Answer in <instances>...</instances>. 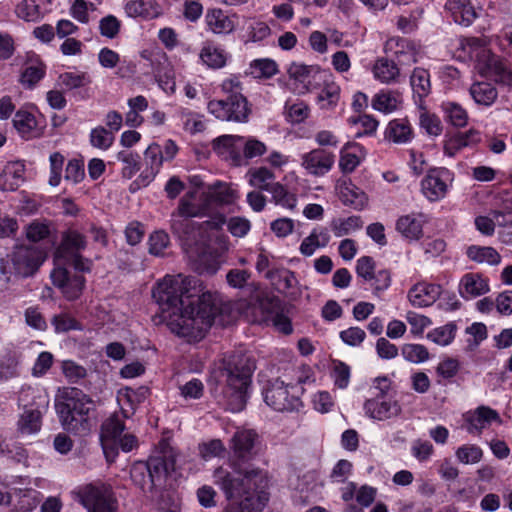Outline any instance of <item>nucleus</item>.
<instances>
[{
    "mask_svg": "<svg viewBox=\"0 0 512 512\" xmlns=\"http://www.w3.org/2000/svg\"><path fill=\"white\" fill-rule=\"evenodd\" d=\"M303 388L297 384L285 383L280 378L266 381L262 388L265 403L278 412L297 411L302 406L300 394Z\"/></svg>",
    "mask_w": 512,
    "mask_h": 512,
    "instance_id": "nucleus-7",
    "label": "nucleus"
},
{
    "mask_svg": "<svg viewBox=\"0 0 512 512\" xmlns=\"http://www.w3.org/2000/svg\"><path fill=\"white\" fill-rule=\"evenodd\" d=\"M205 21L208 28L216 34H227L234 30L233 21L221 9H208Z\"/></svg>",
    "mask_w": 512,
    "mask_h": 512,
    "instance_id": "nucleus-27",
    "label": "nucleus"
},
{
    "mask_svg": "<svg viewBox=\"0 0 512 512\" xmlns=\"http://www.w3.org/2000/svg\"><path fill=\"white\" fill-rule=\"evenodd\" d=\"M92 78L87 72H63L59 74L56 85L65 92H72L79 100L90 98Z\"/></svg>",
    "mask_w": 512,
    "mask_h": 512,
    "instance_id": "nucleus-14",
    "label": "nucleus"
},
{
    "mask_svg": "<svg viewBox=\"0 0 512 512\" xmlns=\"http://www.w3.org/2000/svg\"><path fill=\"white\" fill-rule=\"evenodd\" d=\"M277 73V65L270 59H257L250 64V74L255 78H270Z\"/></svg>",
    "mask_w": 512,
    "mask_h": 512,
    "instance_id": "nucleus-54",
    "label": "nucleus"
},
{
    "mask_svg": "<svg viewBox=\"0 0 512 512\" xmlns=\"http://www.w3.org/2000/svg\"><path fill=\"white\" fill-rule=\"evenodd\" d=\"M41 426V413L38 410H25L18 421V428L24 434L37 432Z\"/></svg>",
    "mask_w": 512,
    "mask_h": 512,
    "instance_id": "nucleus-48",
    "label": "nucleus"
},
{
    "mask_svg": "<svg viewBox=\"0 0 512 512\" xmlns=\"http://www.w3.org/2000/svg\"><path fill=\"white\" fill-rule=\"evenodd\" d=\"M61 398L55 408L64 429L87 434L91 427L89 413L94 407L93 401L78 388H66Z\"/></svg>",
    "mask_w": 512,
    "mask_h": 512,
    "instance_id": "nucleus-5",
    "label": "nucleus"
},
{
    "mask_svg": "<svg viewBox=\"0 0 512 512\" xmlns=\"http://www.w3.org/2000/svg\"><path fill=\"white\" fill-rule=\"evenodd\" d=\"M253 491L243 494L240 501H232L226 505L222 512H260L262 507L260 505L259 497L255 496Z\"/></svg>",
    "mask_w": 512,
    "mask_h": 512,
    "instance_id": "nucleus-40",
    "label": "nucleus"
},
{
    "mask_svg": "<svg viewBox=\"0 0 512 512\" xmlns=\"http://www.w3.org/2000/svg\"><path fill=\"white\" fill-rule=\"evenodd\" d=\"M467 257L476 263L498 265L501 262V255L491 246L471 245L466 250Z\"/></svg>",
    "mask_w": 512,
    "mask_h": 512,
    "instance_id": "nucleus-32",
    "label": "nucleus"
},
{
    "mask_svg": "<svg viewBox=\"0 0 512 512\" xmlns=\"http://www.w3.org/2000/svg\"><path fill=\"white\" fill-rule=\"evenodd\" d=\"M455 454L458 461L463 464L478 463L483 456L481 448L473 444L460 446Z\"/></svg>",
    "mask_w": 512,
    "mask_h": 512,
    "instance_id": "nucleus-59",
    "label": "nucleus"
},
{
    "mask_svg": "<svg viewBox=\"0 0 512 512\" xmlns=\"http://www.w3.org/2000/svg\"><path fill=\"white\" fill-rule=\"evenodd\" d=\"M236 99H219L208 102V111L217 119L231 122H246L250 114L248 101L245 96H235Z\"/></svg>",
    "mask_w": 512,
    "mask_h": 512,
    "instance_id": "nucleus-9",
    "label": "nucleus"
},
{
    "mask_svg": "<svg viewBox=\"0 0 512 512\" xmlns=\"http://www.w3.org/2000/svg\"><path fill=\"white\" fill-rule=\"evenodd\" d=\"M442 110L445 118L455 127H464L468 121V114L466 110L456 102L442 103Z\"/></svg>",
    "mask_w": 512,
    "mask_h": 512,
    "instance_id": "nucleus-43",
    "label": "nucleus"
},
{
    "mask_svg": "<svg viewBox=\"0 0 512 512\" xmlns=\"http://www.w3.org/2000/svg\"><path fill=\"white\" fill-rule=\"evenodd\" d=\"M117 159L124 164L122 168V176L124 178H132L140 169V157L136 153H132L129 151H120L117 154Z\"/></svg>",
    "mask_w": 512,
    "mask_h": 512,
    "instance_id": "nucleus-50",
    "label": "nucleus"
},
{
    "mask_svg": "<svg viewBox=\"0 0 512 512\" xmlns=\"http://www.w3.org/2000/svg\"><path fill=\"white\" fill-rule=\"evenodd\" d=\"M51 324L54 326L55 332L57 333H66L71 330L82 329L81 323L67 313L54 315L51 319Z\"/></svg>",
    "mask_w": 512,
    "mask_h": 512,
    "instance_id": "nucleus-55",
    "label": "nucleus"
},
{
    "mask_svg": "<svg viewBox=\"0 0 512 512\" xmlns=\"http://www.w3.org/2000/svg\"><path fill=\"white\" fill-rule=\"evenodd\" d=\"M200 58L208 67L219 69L225 66L227 55L219 47L208 44L202 48Z\"/></svg>",
    "mask_w": 512,
    "mask_h": 512,
    "instance_id": "nucleus-42",
    "label": "nucleus"
},
{
    "mask_svg": "<svg viewBox=\"0 0 512 512\" xmlns=\"http://www.w3.org/2000/svg\"><path fill=\"white\" fill-rule=\"evenodd\" d=\"M357 144L347 143L340 152L339 166L343 173H351L360 164V158L356 152L351 149H357Z\"/></svg>",
    "mask_w": 512,
    "mask_h": 512,
    "instance_id": "nucleus-47",
    "label": "nucleus"
},
{
    "mask_svg": "<svg viewBox=\"0 0 512 512\" xmlns=\"http://www.w3.org/2000/svg\"><path fill=\"white\" fill-rule=\"evenodd\" d=\"M410 83L414 97L418 98L416 103H418L419 107H422L424 104L423 99L428 96L431 91L429 72L423 68H415L410 77Z\"/></svg>",
    "mask_w": 512,
    "mask_h": 512,
    "instance_id": "nucleus-28",
    "label": "nucleus"
},
{
    "mask_svg": "<svg viewBox=\"0 0 512 512\" xmlns=\"http://www.w3.org/2000/svg\"><path fill=\"white\" fill-rule=\"evenodd\" d=\"M469 91L474 101L483 106H491L498 97L497 89L488 82H475Z\"/></svg>",
    "mask_w": 512,
    "mask_h": 512,
    "instance_id": "nucleus-33",
    "label": "nucleus"
},
{
    "mask_svg": "<svg viewBox=\"0 0 512 512\" xmlns=\"http://www.w3.org/2000/svg\"><path fill=\"white\" fill-rule=\"evenodd\" d=\"M76 495L87 512H119V501L109 483L94 481L79 487Z\"/></svg>",
    "mask_w": 512,
    "mask_h": 512,
    "instance_id": "nucleus-8",
    "label": "nucleus"
},
{
    "mask_svg": "<svg viewBox=\"0 0 512 512\" xmlns=\"http://www.w3.org/2000/svg\"><path fill=\"white\" fill-rule=\"evenodd\" d=\"M335 163V155L323 148H315L301 156V165L308 174L323 176L327 174Z\"/></svg>",
    "mask_w": 512,
    "mask_h": 512,
    "instance_id": "nucleus-16",
    "label": "nucleus"
},
{
    "mask_svg": "<svg viewBox=\"0 0 512 512\" xmlns=\"http://www.w3.org/2000/svg\"><path fill=\"white\" fill-rule=\"evenodd\" d=\"M332 377L335 386L340 389L347 388L350 382V367L342 361H333Z\"/></svg>",
    "mask_w": 512,
    "mask_h": 512,
    "instance_id": "nucleus-62",
    "label": "nucleus"
},
{
    "mask_svg": "<svg viewBox=\"0 0 512 512\" xmlns=\"http://www.w3.org/2000/svg\"><path fill=\"white\" fill-rule=\"evenodd\" d=\"M340 97V87L334 82L325 83L317 95V102L322 109H330L337 105Z\"/></svg>",
    "mask_w": 512,
    "mask_h": 512,
    "instance_id": "nucleus-44",
    "label": "nucleus"
},
{
    "mask_svg": "<svg viewBox=\"0 0 512 512\" xmlns=\"http://www.w3.org/2000/svg\"><path fill=\"white\" fill-rule=\"evenodd\" d=\"M285 109L287 120L293 124L302 123L310 112L308 105L302 101L297 103L286 102Z\"/></svg>",
    "mask_w": 512,
    "mask_h": 512,
    "instance_id": "nucleus-58",
    "label": "nucleus"
},
{
    "mask_svg": "<svg viewBox=\"0 0 512 512\" xmlns=\"http://www.w3.org/2000/svg\"><path fill=\"white\" fill-rule=\"evenodd\" d=\"M254 370L255 362L246 353L234 352L224 360L223 375L226 377V384L220 402L226 410L240 412L245 408Z\"/></svg>",
    "mask_w": 512,
    "mask_h": 512,
    "instance_id": "nucleus-4",
    "label": "nucleus"
},
{
    "mask_svg": "<svg viewBox=\"0 0 512 512\" xmlns=\"http://www.w3.org/2000/svg\"><path fill=\"white\" fill-rule=\"evenodd\" d=\"M249 184L259 190L270 191L273 187L275 175L266 167L249 170Z\"/></svg>",
    "mask_w": 512,
    "mask_h": 512,
    "instance_id": "nucleus-39",
    "label": "nucleus"
},
{
    "mask_svg": "<svg viewBox=\"0 0 512 512\" xmlns=\"http://www.w3.org/2000/svg\"><path fill=\"white\" fill-rule=\"evenodd\" d=\"M44 4V0H23L16 6L15 13L27 22H36L45 14Z\"/></svg>",
    "mask_w": 512,
    "mask_h": 512,
    "instance_id": "nucleus-31",
    "label": "nucleus"
},
{
    "mask_svg": "<svg viewBox=\"0 0 512 512\" xmlns=\"http://www.w3.org/2000/svg\"><path fill=\"white\" fill-rule=\"evenodd\" d=\"M176 457L174 448L161 441L147 461H137L131 466L130 477L133 484L149 501L159 507H163V491L168 476L175 470Z\"/></svg>",
    "mask_w": 512,
    "mask_h": 512,
    "instance_id": "nucleus-3",
    "label": "nucleus"
},
{
    "mask_svg": "<svg viewBox=\"0 0 512 512\" xmlns=\"http://www.w3.org/2000/svg\"><path fill=\"white\" fill-rule=\"evenodd\" d=\"M241 147H243V153H241L242 160L261 156L267 150L265 144L255 138L244 139L241 143Z\"/></svg>",
    "mask_w": 512,
    "mask_h": 512,
    "instance_id": "nucleus-64",
    "label": "nucleus"
},
{
    "mask_svg": "<svg viewBox=\"0 0 512 512\" xmlns=\"http://www.w3.org/2000/svg\"><path fill=\"white\" fill-rule=\"evenodd\" d=\"M244 137L236 135H222L212 142L213 150L220 156L231 159L234 165H241V143Z\"/></svg>",
    "mask_w": 512,
    "mask_h": 512,
    "instance_id": "nucleus-19",
    "label": "nucleus"
},
{
    "mask_svg": "<svg viewBox=\"0 0 512 512\" xmlns=\"http://www.w3.org/2000/svg\"><path fill=\"white\" fill-rule=\"evenodd\" d=\"M340 199L344 205L361 210L367 203L366 194L352 183L344 184L340 189Z\"/></svg>",
    "mask_w": 512,
    "mask_h": 512,
    "instance_id": "nucleus-36",
    "label": "nucleus"
},
{
    "mask_svg": "<svg viewBox=\"0 0 512 512\" xmlns=\"http://www.w3.org/2000/svg\"><path fill=\"white\" fill-rule=\"evenodd\" d=\"M90 142L93 147L106 150L113 144L114 135L104 127L99 126L92 129L90 133Z\"/></svg>",
    "mask_w": 512,
    "mask_h": 512,
    "instance_id": "nucleus-60",
    "label": "nucleus"
},
{
    "mask_svg": "<svg viewBox=\"0 0 512 512\" xmlns=\"http://www.w3.org/2000/svg\"><path fill=\"white\" fill-rule=\"evenodd\" d=\"M456 325L448 323L442 327L436 328L427 334L428 339L439 345H448L455 337Z\"/></svg>",
    "mask_w": 512,
    "mask_h": 512,
    "instance_id": "nucleus-56",
    "label": "nucleus"
},
{
    "mask_svg": "<svg viewBox=\"0 0 512 512\" xmlns=\"http://www.w3.org/2000/svg\"><path fill=\"white\" fill-rule=\"evenodd\" d=\"M125 11L129 17L153 19L159 16L160 7L155 0H135L126 4Z\"/></svg>",
    "mask_w": 512,
    "mask_h": 512,
    "instance_id": "nucleus-26",
    "label": "nucleus"
},
{
    "mask_svg": "<svg viewBox=\"0 0 512 512\" xmlns=\"http://www.w3.org/2000/svg\"><path fill=\"white\" fill-rule=\"evenodd\" d=\"M401 353L405 360L416 364L429 359L428 349L421 344H404Z\"/></svg>",
    "mask_w": 512,
    "mask_h": 512,
    "instance_id": "nucleus-53",
    "label": "nucleus"
},
{
    "mask_svg": "<svg viewBox=\"0 0 512 512\" xmlns=\"http://www.w3.org/2000/svg\"><path fill=\"white\" fill-rule=\"evenodd\" d=\"M144 157L146 164L150 167L151 175L154 177L165 160L162 147L157 143L150 144L144 153Z\"/></svg>",
    "mask_w": 512,
    "mask_h": 512,
    "instance_id": "nucleus-52",
    "label": "nucleus"
},
{
    "mask_svg": "<svg viewBox=\"0 0 512 512\" xmlns=\"http://www.w3.org/2000/svg\"><path fill=\"white\" fill-rule=\"evenodd\" d=\"M461 46L470 58L476 59L479 63L484 62L492 53L486 48V41L482 38L469 37L461 41Z\"/></svg>",
    "mask_w": 512,
    "mask_h": 512,
    "instance_id": "nucleus-41",
    "label": "nucleus"
},
{
    "mask_svg": "<svg viewBox=\"0 0 512 512\" xmlns=\"http://www.w3.org/2000/svg\"><path fill=\"white\" fill-rule=\"evenodd\" d=\"M265 278L281 293H286L297 284L295 273L286 268L267 270Z\"/></svg>",
    "mask_w": 512,
    "mask_h": 512,
    "instance_id": "nucleus-25",
    "label": "nucleus"
},
{
    "mask_svg": "<svg viewBox=\"0 0 512 512\" xmlns=\"http://www.w3.org/2000/svg\"><path fill=\"white\" fill-rule=\"evenodd\" d=\"M211 207V196L198 190L188 191L179 201L176 211L178 216L185 218L201 217L206 215Z\"/></svg>",
    "mask_w": 512,
    "mask_h": 512,
    "instance_id": "nucleus-13",
    "label": "nucleus"
},
{
    "mask_svg": "<svg viewBox=\"0 0 512 512\" xmlns=\"http://www.w3.org/2000/svg\"><path fill=\"white\" fill-rule=\"evenodd\" d=\"M23 172V167L18 164L6 166L0 173V190L15 191L23 180Z\"/></svg>",
    "mask_w": 512,
    "mask_h": 512,
    "instance_id": "nucleus-37",
    "label": "nucleus"
},
{
    "mask_svg": "<svg viewBox=\"0 0 512 512\" xmlns=\"http://www.w3.org/2000/svg\"><path fill=\"white\" fill-rule=\"evenodd\" d=\"M87 246L85 235L74 229H68L62 235L61 242L55 251V258L65 260L75 257Z\"/></svg>",
    "mask_w": 512,
    "mask_h": 512,
    "instance_id": "nucleus-17",
    "label": "nucleus"
},
{
    "mask_svg": "<svg viewBox=\"0 0 512 512\" xmlns=\"http://www.w3.org/2000/svg\"><path fill=\"white\" fill-rule=\"evenodd\" d=\"M388 49L393 50L400 66H411L418 61L419 47L407 38H391L387 41Z\"/></svg>",
    "mask_w": 512,
    "mask_h": 512,
    "instance_id": "nucleus-18",
    "label": "nucleus"
},
{
    "mask_svg": "<svg viewBox=\"0 0 512 512\" xmlns=\"http://www.w3.org/2000/svg\"><path fill=\"white\" fill-rule=\"evenodd\" d=\"M363 410L367 417L377 421H387L401 415L402 407L395 398L389 378L383 376L373 380Z\"/></svg>",
    "mask_w": 512,
    "mask_h": 512,
    "instance_id": "nucleus-6",
    "label": "nucleus"
},
{
    "mask_svg": "<svg viewBox=\"0 0 512 512\" xmlns=\"http://www.w3.org/2000/svg\"><path fill=\"white\" fill-rule=\"evenodd\" d=\"M396 230L409 240H417L423 234L422 223L414 215L401 216L396 222Z\"/></svg>",
    "mask_w": 512,
    "mask_h": 512,
    "instance_id": "nucleus-34",
    "label": "nucleus"
},
{
    "mask_svg": "<svg viewBox=\"0 0 512 512\" xmlns=\"http://www.w3.org/2000/svg\"><path fill=\"white\" fill-rule=\"evenodd\" d=\"M385 137L394 143H407L413 137V131L407 119H394L389 122Z\"/></svg>",
    "mask_w": 512,
    "mask_h": 512,
    "instance_id": "nucleus-30",
    "label": "nucleus"
},
{
    "mask_svg": "<svg viewBox=\"0 0 512 512\" xmlns=\"http://www.w3.org/2000/svg\"><path fill=\"white\" fill-rule=\"evenodd\" d=\"M374 77L382 83L396 81L400 74L398 64L387 58H379L373 66Z\"/></svg>",
    "mask_w": 512,
    "mask_h": 512,
    "instance_id": "nucleus-35",
    "label": "nucleus"
},
{
    "mask_svg": "<svg viewBox=\"0 0 512 512\" xmlns=\"http://www.w3.org/2000/svg\"><path fill=\"white\" fill-rule=\"evenodd\" d=\"M269 192L272 194L276 204L289 209H293L296 206L295 196L289 193L280 183H274L272 189Z\"/></svg>",
    "mask_w": 512,
    "mask_h": 512,
    "instance_id": "nucleus-61",
    "label": "nucleus"
},
{
    "mask_svg": "<svg viewBox=\"0 0 512 512\" xmlns=\"http://www.w3.org/2000/svg\"><path fill=\"white\" fill-rule=\"evenodd\" d=\"M481 72L494 79L495 82L512 87V72L497 58L491 54L485 61Z\"/></svg>",
    "mask_w": 512,
    "mask_h": 512,
    "instance_id": "nucleus-24",
    "label": "nucleus"
},
{
    "mask_svg": "<svg viewBox=\"0 0 512 512\" xmlns=\"http://www.w3.org/2000/svg\"><path fill=\"white\" fill-rule=\"evenodd\" d=\"M13 125L22 138L30 139L35 136L37 121L32 113L23 110L17 111Z\"/></svg>",
    "mask_w": 512,
    "mask_h": 512,
    "instance_id": "nucleus-38",
    "label": "nucleus"
},
{
    "mask_svg": "<svg viewBox=\"0 0 512 512\" xmlns=\"http://www.w3.org/2000/svg\"><path fill=\"white\" fill-rule=\"evenodd\" d=\"M227 224L228 231L234 236L242 238L248 234L251 229V223L247 218L240 216H233L226 219L223 215L218 216L211 222L213 229H220L224 224Z\"/></svg>",
    "mask_w": 512,
    "mask_h": 512,
    "instance_id": "nucleus-29",
    "label": "nucleus"
},
{
    "mask_svg": "<svg viewBox=\"0 0 512 512\" xmlns=\"http://www.w3.org/2000/svg\"><path fill=\"white\" fill-rule=\"evenodd\" d=\"M489 291L488 280L479 273H466L459 283V293L464 299H473Z\"/></svg>",
    "mask_w": 512,
    "mask_h": 512,
    "instance_id": "nucleus-21",
    "label": "nucleus"
},
{
    "mask_svg": "<svg viewBox=\"0 0 512 512\" xmlns=\"http://www.w3.org/2000/svg\"><path fill=\"white\" fill-rule=\"evenodd\" d=\"M260 436L253 429H237L230 440L229 467L220 466L213 472L214 484L220 487L228 500L259 488L263 471L253 465L260 453Z\"/></svg>",
    "mask_w": 512,
    "mask_h": 512,
    "instance_id": "nucleus-2",
    "label": "nucleus"
},
{
    "mask_svg": "<svg viewBox=\"0 0 512 512\" xmlns=\"http://www.w3.org/2000/svg\"><path fill=\"white\" fill-rule=\"evenodd\" d=\"M442 287L438 284L421 282L415 284L408 292V299L415 307L432 305L441 295Z\"/></svg>",
    "mask_w": 512,
    "mask_h": 512,
    "instance_id": "nucleus-20",
    "label": "nucleus"
},
{
    "mask_svg": "<svg viewBox=\"0 0 512 512\" xmlns=\"http://www.w3.org/2000/svg\"><path fill=\"white\" fill-rule=\"evenodd\" d=\"M51 279L54 286L59 288L63 296L68 301L78 299L85 287V278L83 275L71 274L67 269L58 267L51 272Z\"/></svg>",
    "mask_w": 512,
    "mask_h": 512,
    "instance_id": "nucleus-12",
    "label": "nucleus"
},
{
    "mask_svg": "<svg viewBox=\"0 0 512 512\" xmlns=\"http://www.w3.org/2000/svg\"><path fill=\"white\" fill-rule=\"evenodd\" d=\"M125 429L124 422L117 415L107 418L101 426L100 441L107 462L112 463L117 457V440Z\"/></svg>",
    "mask_w": 512,
    "mask_h": 512,
    "instance_id": "nucleus-11",
    "label": "nucleus"
},
{
    "mask_svg": "<svg viewBox=\"0 0 512 512\" xmlns=\"http://www.w3.org/2000/svg\"><path fill=\"white\" fill-rule=\"evenodd\" d=\"M452 181L451 173L446 168L431 169L421 182L422 191L430 201L443 198Z\"/></svg>",
    "mask_w": 512,
    "mask_h": 512,
    "instance_id": "nucleus-15",
    "label": "nucleus"
},
{
    "mask_svg": "<svg viewBox=\"0 0 512 512\" xmlns=\"http://www.w3.org/2000/svg\"><path fill=\"white\" fill-rule=\"evenodd\" d=\"M445 8L460 25L469 26L477 18V12L469 0H447Z\"/></svg>",
    "mask_w": 512,
    "mask_h": 512,
    "instance_id": "nucleus-23",
    "label": "nucleus"
},
{
    "mask_svg": "<svg viewBox=\"0 0 512 512\" xmlns=\"http://www.w3.org/2000/svg\"><path fill=\"white\" fill-rule=\"evenodd\" d=\"M259 306L261 311L265 314L267 320L281 312L284 307L282 301L276 296H266L260 299Z\"/></svg>",
    "mask_w": 512,
    "mask_h": 512,
    "instance_id": "nucleus-63",
    "label": "nucleus"
},
{
    "mask_svg": "<svg viewBox=\"0 0 512 512\" xmlns=\"http://www.w3.org/2000/svg\"><path fill=\"white\" fill-rule=\"evenodd\" d=\"M419 108L421 109V113L419 116L421 128H423L427 132V134L431 136L440 135L442 133L443 127L439 117L435 114L429 113L425 109L424 104L422 105V107Z\"/></svg>",
    "mask_w": 512,
    "mask_h": 512,
    "instance_id": "nucleus-49",
    "label": "nucleus"
},
{
    "mask_svg": "<svg viewBox=\"0 0 512 512\" xmlns=\"http://www.w3.org/2000/svg\"><path fill=\"white\" fill-rule=\"evenodd\" d=\"M480 140V133L477 130L470 129L467 132H458L445 140L444 153L449 157H454L461 149L475 146Z\"/></svg>",
    "mask_w": 512,
    "mask_h": 512,
    "instance_id": "nucleus-22",
    "label": "nucleus"
},
{
    "mask_svg": "<svg viewBox=\"0 0 512 512\" xmlns=\"http://www.w3.org/2000/svg\"><path fill=\"white\" fill-rule=\"evenodd\" d=\"M148 245V251L151 255L162 257L170 245L169 235L164 231H155L150 235Z\"/></svg>",
    "mask_w": 512,
    "mask_h": 512,
    "instance_id": "nucleus-51",
    "label": "nucleus"
},
{
    "mask_svg": "<svg viewBox=\"0 0 512 512\" xmlns=\"http://www.w3.org/2000/svg\"><path fill=\"white\" fill-rule=\"evenodd\" d=\"M363 221L360 216H350L348 218L334 219L331 222V229L337 237L349 234L351 231L360 229Z\"/></svg>",
    "mask_w": 512,
    "mask_h": 512,
    "instance_id": "nucleus-46",
    "label": "nucleus"
},
{
    "mask_svg": "<svg viewBox=\"0 0 512 512\" xmlns=\"http://www.w3.org/2000/svg\"><path fill=\"white\" fill-rule=\"evenodd\" d=\"M372 106L378 111L389 113L397 108L398 99L397 96L391 92H381L374 96Z\"/></svg>",
    "mask_w": 512,
    "mask_h": 512,
    "instance_id": "nucleus-57",
    "label": "nucleus"
},
{
    "mask_svg": "<svg viewBox=\"0 0 512 512\" xmlns=\"http://www.w3.org/2000/svg\"><path fill=\"white\" fill-rule=\"evenodd\" d=\"M211 196V204L217 202L220 204H231L237 198L236 190L232 189L229 185L220 182L215 183L209 192H206Z\"/></svg>",
    "mask_w": 512,
    "mask_h": 512,
    "instance_id": "nucleus-45",
    "label": "nucleus"
},
{
    "mask_svg": "<svg viewBox=\"0 0 512 512\" xmlns=\"http://www.w3.org/2000/svg\"><path fill=\"white\" fill-rule=\"evenodd\" d=\"M194 277L178 274L157 283L152 297L159 316L171 331L189 340L199 341L212 326L215 317L228 310L220 294L202 292Z\"/></svg>",
    "mask_w": 512,
    "mask_h": 512,
    "instance_id": "nucleus-1",
    "label": "nucleus"
},
{
    "mask_svg": "<svg viewBox=\"0 0 512 512\" xmlns=\"http://www.w3.org/2000/svg\"><path fill=\"white\" fill-rule=\"evenodd\" d=\"M44 260V251L34 245L16 247L11 255L15 273L22 277L32 276Z\"/></svg>",
    "mask_w": 512,
    "mask_h": 512,
    "instance_id": "nucleus-10",
    "label": "nucleus"
}]
</instances>
